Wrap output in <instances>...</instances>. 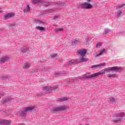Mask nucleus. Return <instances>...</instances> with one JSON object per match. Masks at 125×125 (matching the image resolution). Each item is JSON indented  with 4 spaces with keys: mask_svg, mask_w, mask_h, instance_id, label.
Segmentation results:
<instances>
[{
    "mask_svg": "<svg viewBox=\"0 0 125 125\" xmlns=\"http://www.w3.org/2000/svg\"><path fill=\"white\" fill-rule=\"evenodd\" d=\"M110 70L112 71H121V70H122V68L118 66L112 67L108 69H105L102 70L101 72H98L96 73H94L91 75L90 77H91L92 78H96L97 76H100V75L106 74V72H110Z\"/></svg>",
    "mask_w": 125,
    "mask_h": 125,
    "instance_id": "1",
    "label": "nucleus"
},
{
    "mask_svg": "<svg viewBox=\"0 0 125 125\" xmlns=\"http://www.w3.org/2000/svg\"><path fill=\"white\" fill-rule=\"evenodd\" d=\"M68 109V107L66 106H59L56 108H53L51 109V112L52 113H56V112H59V111H64V110H66Z\"/></svg>",
    "mask_w": 125,
    "mask_h": 125,
    "instance_id": "2",
    "label": "nucleus"
},
{
    "mask_svg": "<svg viewBox=\"0 0 125 125\" xmlns=\"http://www.w3.org/2000/svg\"><path fill=\"white\" fill-rule=\"evenodd\" d=\"M33 109H34V107H27V108H25L23 111H22L20 115V116L22 118V119H25V116H26V113H27V112L32 111Z\"/></svg>",
    "mask_w": 125,
    "mask_h": 125,
    "instance_id": "3",
    "label": "nucleus"
},
{
    "mask_svg": "<svg viewBox=\"0 0 125 125\" xmlns=\"http://www.w3.org/2000/svg\"><path fill=\"white\" fill-rule=\"evenodd\" d=\"M82 5L83 8H85L86 9H90V8H92V5L89 3H85L82 4Z\"/></svg>",
    "mask_w": 125,
    "mask_h": 125,
    "instance_id": "4",
    "label": "nucleus"
},
{
    "mask_svg": "<svg viewBox=\"0 0 125 125\" xmlns=\"http://www.w3.org/2000/svg\"><path fill=\"white\" fill-rule=\"evenodd\" d=\"M13 16H14V13H8L3 17V19L6 20L7 19L11 18V17H13Z\"/></svg>",
    "mask_w": 125,
    "mask_h": 125,
    "instance_id": "5",
    "label": "nucleus"
},
{
    "mask_svg": "<svg viewBox=\"0 0 125 125\" xmlns=\"http://www.w3.org/2000/svg\"><path fill=\"white\" fill-rule=\"evenodd\" d=\"M86 52L87 51L85 49L81 50L79 52V54H80L81 57L85 56V55L86 54Z\"/></svg>",
    "mask_w": 125,
    "mask_h": 125,
    "instance_id": "6",
    "label": "nucleus"
},
{
    "mask_svg": "<svg viewBox=\"0 0 125 125\" xmlns=\"http://www.w3.org/2000/svg\"><path fill=\"white\" fill-rule=\"evenodd\" d=\"M31 66V63L29 62H25L24 63L23 65L22 66V68L23 69H28V68H30Z\"/></svg>",
    "mask_w": 125,
    "mask_h": 125,
    "instance_id": "7",
    "label": "nucleus"
},
{
    "mask_svg": "<svg viewBox=\"0 0 125 125\" xmlns=\"http://www.w3.org/2000/svg\"><path fill=\"white\" fill-rule=\"evenodd\" d=\"M80 61L81 62H86L87 61H88V59L84 56L80 58Z\"/></svg>",
    "mask_w": 125,
    "mask_h": 125,
    "instance_id": "8",
    "label": "nucleus"
},
{
    "mask_svg": "<svg viewBox=\"0 0 125 125\" xmlns=\"http://www.w3.org/2000/svg\"><path fill=\"white\" fill-rule=\"evenodd\" d=\"M104 64L103 63H101L100 64H96L92 66V68L94 69H97L98 68H100L101 66H104Z\"/></svg>",
    "mask_w": 125,
    "mask_h": 125,
    "instance_id": "9",
    "label": "nucleus"
},
{
    "mask_svg": "<svg viewBox=\"0 0 125 125\" xmlns=\"http://www.w3.org/2000/svg\"><path fill=\"white\" fill-rule=\"evenodd\" d=\"M3 124H10V121L7 120H2L0 121V125H3Z\"/></svg>",
    "mask_w": 125,
    "mask_h": 125,
    "instance_id": "10",
    "label": "nucleus"
},
{
    "mask_svg": "<svg viewBox=\"0 0 125 125\" xmlns=\"http://www.w3.org/2000/svg\"><path fill=\"white\" fill-rule=\"evenodd\" d=\"M36 29L37 30H39L40 31H45L44 27L42 26H36Z\"/></svg>",
    "mask_w": 125,
    "mask_h": 125,
    "instance_id": "11",
    "label": "nucleus"
},
{
    "mask_svg": "<svg viewBox=\"0 0 125 125\" xmlns=\"http://www.w3.org/2000/svg\"><path fill=\"white\" fill-rule=\"evenodd\" d=\"M104 52H105V49H103V50H101L100 51V53L97 54V56H100V55H102V54H103V53H104Z\"/></svg>",
    "mask_w": 125,
    "mask_h": 125,
    "instance_id": "12",
    "label": "nucleus"
},
{
    "mask_svg": "<svg viewBox=\"0 0 125 125\" xmlns=\"http://www.w3.org/2000/svg\"><path fill=\"white\" fill-rule=\"evenodd\" d=\"M51 87H46L45 88V90H46L47 91V92H51Z\"/></svg>",
    "mask_w": 125,
    "mask_h": 125,
    "instance_id": "13",
    "label": "nucleus"
},
{
    "mask_svg": "<svg viewBox=\"0 0 125 125\" xmlns=\"http://www.w3.org/2000/svg\"><path fill=\"white\" fill-rule=\"evenodd\" d=\"M30 11V6H29V5H27V7L26 10H24V13H27V12H29Z\"/></svg>",
    "mask_w": 125,
    "mask_h": 125,
    "instance_id": "14",
    "label": "nucleus"
},
{
    "mask_svg": "<svg viewBox=\"0 0 125 125\" xmlns=\"http://www.w3.org/2000/svg\"><path fill=\"white\" fill-rule=\"evenodd\" d=\"M114 122L116 124H119V123H121V122H122V119H117L114 121Z\"/></svg>",
    "mask_w": 125,
    "mask_h": 125,
    "instance_id": "15",
    "label": "nucleus"
},
{
    "mask_svg": "<svg viewBox=\"0 0 125 125\" xmlns=\"http://www.w3.org/2000/svg\"><path fill=\"white\" fill-rule=\"evenodd\" d=\"M28 51V48H23L21 49V51L24 53V52H27Z\"/></svg>",
    "mask_w": 125,
    "mask_h": 125,
    "instance_id": "16",
    "label": "nucleus"
},
{
    "mask_svg": "<svg viewBox=\"0 0 125 125\" xmlns=\"http://www.w3.org/2000/svg\"><path fill=\"white\" fill-rule=\"evenodd\" d=\"M101 45H102V43L101 42H99L97 44V45H96V47L97 48H99V47H100L101 46Z\"/></svg>",
    "mask_w": 125,
    "mask_h": 125,
    "instance_id": "17",
    "label": "nucleus"
},
{
    "mask_svg": "<svg viewBox=\"0 0 125 125\" xmlns=\"http://www.w3.org/2000/svg\"><path fill=\"white\" fill-rule=\"evenodd\" d=\"M60 101H66V100H68V98L66 97H64L61 99H60Z\"/></svg>",
    "mask_w": 125,
    "mask_h": 125,
    "instance_id": "18",
    "label": "nucleus"
},
{
    "mask_svg": "<svg viewBox=\"0 0 125 125\" xmlns=\"http://www.w3.org/2000/svg\"><path fill=\"white\" fill-rule=\"evenodd\" d=\"M63 27H62L61 28H59L58 30L55 29V32H58V31H60V32H61V31H63Z\"/></svg>",
    "mask_w": 125,
    "mask_h": 125,
    "instance_id": "19",
    "label": "nucleus"
},
{
    "mask_svg": "<svg viewBox=\"0 0 125 125\" xmlns=\"http://www.w3.org/2000/svg\"><path fill=\"white\" fill-rule=\"evenodd\" d=\"M108 77H114V78L116 77V74H109Z\"/></svg>",
    "mask_w": 125,
    "mask_h": 125,
    "instance_id": "20",
    "label": "nucleus"
},
{
    "mask_svg": "<svg viewBox=\"0 0 125 125\" xmlns=\"http://www.w3.org/2000/svg\"><path fill=\"white\" fill-rule=\"evenodd\" d=\"M109 100H110V101H111L112 102H115V99H114V98H110V99H109Z\"/></svg>",
    "mask_w": 125,
    "mask_h": 125,
    "instance_id": "21",
    "label": "nucleus"
},
{
    "mask_svg": "<svg viewBox=\"0 0 125 125\" xmlns=\"http://www.w3.org/2000/svg\"><path fill=\"white\" fill-rule=\"evenodd\" d=\"M124 116H125V113H121L119 114L120 117H124Z\"/></svg>",
    "mask_w": 125,
    "mask_h": 125,
    "instance_id": "22",
    "label": "nucleus"
},
{
    "mask_svg": "<svg viewBox=\"0 0 125 125\" xmlns=\"http://www.w3.org/2000/svg\"><path fill=\"white\" fill-rule=\"evenodd\" d=\"M74 62H72L71 61L68 62V65H71V64H73Z\"/></svg>",
    "mask_w": 125,
    "mask_h": 125,
    "instance_id": "23",
    "label": "nucleus"
},
{
    "mask_svg": "<svg viewBox=\"0 0 125 125\" xmlns=\"http://www.w3.org/2000/svg\"><path fill=\"white\" fill-rule=\"evenodd\" d=\"M6 61V59H2L1 60V62H5Z\"/></svg>",
    "mask_w": 125,
    "mask_h": 125,
    "instance_id": "24",
    "label": "nucleus"
},
{
    "mask_svg": "<svg viewBox=\"0 0 125 125\" xmlns=\"http://www.w3.org/2000/svg\"><path fill=\"white\" fill-rule=\"evenodd\" d=\"M52 57H56V54L53 55Z\"/></svg>",
    "mask_w": 125,
    "mask_h": 125,
    "instance_id": "25",
    "label": "nucleus"
},
{
    "mask_svg": "<svg viewBox=\"0 0 125 125\" xmlns=\"http://www.w3.org/2000/svg\"><path fill=\"white\" fill-rule=\"evenodd\" d=\"M57 18H58V16L54 17V19H57Z\"/></svg>",
    "mask_w": 125,
    "mask_h": 125,
    "instance_id": "26",
    "label": "nucleus"
},
{
    "mask_svg": "<svg viewBox=\"0 0 125 125\" xmlns=\"http://www.w3.org/2000/svg\"><path fill=\"white\" fill-rule=\"evenodd\" d=\"M121 12L118 13V15H121Z\"/></svg>",
    "mask_w": 125,
    "mask_h": 125,
    "instance_id": "27",
    "label": "nucleus"
},
{
    "mask_svg": "<svg viewBox=\"0 0 125 125\" xmlns=\"http://www.w3.org/2000/svg\"><path fill=\"white\" fill-rule=\"evenodd\" d=\"M91 0H87V1H88V2H89V1H90Z\"/></svg>",
    "mask_w": 125,
    "mask_h": 125,
    "instance_id": "28",
    "label": "nucleus"
},
{
    "mask_svg": "<svg viewBox=\"0 0 125 125\" xmlns=\"http://www.w3.org/2000/svg\"><path fill=\"white\" fill-rule=\"evenodd\" d=\"M119 7V8H122V6H120Z\"/></svg>",
    "mask_w": 125,
    "mask_h": 125,
    "instance_id": "29",
    "label": "nucleus"
},
{
    "mask_svg": "<svg viewBox=\"0 0 125 125\" xmlns=\"http://www.w3.org/2000/svg\"><path fill=\"white\" fill-rule=\"evenodd\" d=\"M123 9V8H120L119 9Z\"/></svg>",
    "mask_w": 125,
    "mask_h": 125,
    "instance_id": "30",
    "label": "nucleus"
}]
</instances>
